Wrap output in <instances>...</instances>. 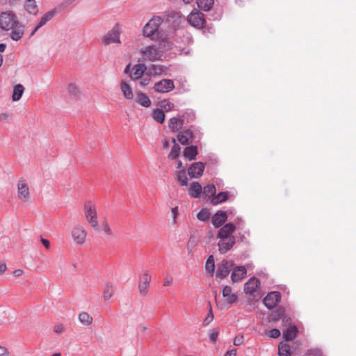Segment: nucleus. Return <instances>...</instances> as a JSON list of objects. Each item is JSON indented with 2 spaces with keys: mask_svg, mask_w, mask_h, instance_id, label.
<instances>
[{
  "mask_svg": "<svg viewBox=\"0 0 356 356\" xmlns=\"http://www.w3.org/2000/svg\"><path fill=\"white\" fill-rule=\"evenodd\" d=\"M0 29L5 31H11L10 38L14 41H19L25 32L24 26L19 22L15 13L11 10L0 13Z\"/></svg>",
  "mask_w": 356,
  "mask_h": 356,
  "instance_id": "obj_1",
  "label": "nucleus"
},
{
  "mask_svg": "<svg viewBox=\"0 0 356 356\" xmlns=\"http://www.w3.org/2000/svg\"><path fill=\"white\" fill-rule=\"evenodd\" d=\"M84 214L86 220L92 229L95 232H98L99 227L97 220V209L95 204L91 201H87L84 204Z\"/></svg>",
  "mask_w": 356,
  "mask_h": 356,
  "instance_id": "obj_2",
  "label": "nucleus"
},
{
  "mask_svg": "<svg viewBox=\"0 0 356 356\" xmlns=\"http://www.w3.org/2000/svg\"><path fill=\"white\" fill-rule=\"evenodd\" d=\"M202 133L200 130L195 127H191V129H185L181 131L177 135V140L181 145H187L189 141L195 139V138H200Z\"/></svg>",
  "mask_w": 356,
  "mask_h": 356,
  "instance_id": "obj_3",
  "label": "nucleus"
},
{
  "mask_svg": "<svg viewBox=\"0 0 356 356\" xmlns=\"http://www.w3.org/2000/svg\"><path fill=\"white\" fill-rule=\"evenodd\" d=\"M163 19L160 16H154L144 26L143 33L145 37L149 38L153 36L159 30V26L163 23Z\"/></svg>",
  "mask_w": 356,
  "mask_h": 356,
  "instance_id": "obj_4",
  "label": "nucleus"
},
{
  "mask_svg": "<svg viewBox=\"0 0 356 356\" xmlns=\"http://www.w3.org/2000/svg\"><path fill=\"white\" fill-rule=\"evenodd\" d=\"M188 22L193 27L201 29L204 27L206 19L204 14L194 9L187 17Z\"/></svg>",
  "mask_w": 356,
  "mask_h": 356,
  "instance_id": "obj_5",
  "label": "nucleus"
},
{
  "mask_svg": "<svg viewBox=\"0 0 356 356\" xmlns=\"http://www.w3.org/2000/svg\"><path fill=\"white\" fill-rule=\"evenodd\" d=\"M140 52L143 55L144 58L149 61L160 60L163 54L158 49L156 45H149L142 47Z\"/></svg>",
  "mask_w": 356,
  "mask_h": 356,
  "instance_id": "obj_6",
  "label": "nucleus"
},
{
  "mask_svg": "<svg viewBox=\"0 0 356 356\" xmlns=\"http://www.w3.org/2000/svg\"><path fill=\"white\" fill-rule=\"evenodd\" d=\"M152 277L148 271L143 270L139 275L138 291L141 296H145L148 293V288L151 282Z\"/></svg>",
  "mask_w": 356,
  "mask_h": 356,
  "instance_id": "obj_7",
  "label": "nucleus"
},
{
  "mask_svg": "<svg viewBox=\"0 0 356 356\" xmlns=\"http://www.w3.org/2000/svg\"><path fill=\"white\" fill-rule=\"evenodd\" d=\"M120 30L117 24L102 38L101 42L105 45H109L112 43H120Z\"/></svg>",
  "mask_w": 356,
  "mask_h": 356,
  "instance_id": "obj_8",
  "label": "nucleus"
},
{
  "mask_svg": "<svg viewBox=\"0 0 356 356\" xmlns=\"http://www.w3.org/2000/svg\"><path fill=\"white\" fill-rule=\"evenodd\" d=\"M218 250L220 254H224L229 251L236 243L235 236L218 237Z\"/></svg>",
  "mask_w": 356,
  "mask_h": 356,
  "instance_id": "obj_9",
  "label": "nucleus"
},
{
  "mask_svg": "<svg viewBox=\"0 0 356 356\" xmlns=\"http://www.w3.org/2000/svg\"><path fill=\"white\" fill-rule=\"evenodd\" d=\"M71 234L75 243L82 245L86 241L88 233L83 226L75 225L72 229Z\"/></svg>",
  "mask_w": 356,
  "mask_h": 356,
  "instance_id": "obj_10",
  "label": "nucleus"
},
{
  "mask_svg": "<svg viewBox=\"0 0 356 356\" xmlns=\"http://www.w3.org/2000/svg\"><path fill=\"white\" fill-rule=\"evenodd\" d=\"M175 88V84L172 80L164 79L156 82L154 86V89L159 93H166L172 91Z\"/></svg>",
  "mask_w": 356,
  "mask_h": 356,
  "instance_id": "obj_11",
  "label": "nucleus"
},
{
  "mask_svg": "<svg viewBox=\"0 0 356 356\" xmlns=\"http://www.w3.org/2000/svg\"><path fill=\"white\" fill-rule=\"evenodd\" d=\"M280 300L281 295L280 292L271 291L264 298L263 302L268 309H272L280 302Z\"/></svg>",
  "mask_w": 356,
  "mask_h": 356,
  "instance_id": "obj_12",
  "label": "nucleus"
},
{
  "mask_svg": "<svg viewBox=\"0 0 356 356\" xmlns=\"http://www.w3.org/2000/svg\"><path fill=\"white\" fill-rule=\"evenodd\" d=\"M17 194L20 200L24 202L29 200L30 197L29 188L26 181L20 179L17 184Z\"/></svg>",
  "mask_w": 356,
  "mask_h": 356,
  "instance_id": "obj_13",
  "label": "nucleus"
},
{
  "mask_svg": "<svg viewBox=\"0 0 356 356\" xmlns=\"http://www.w3.org/2000/svg\"><path fill=\"white\" fill-rule=\"evenodd\" d=\"M233 268V263L229 261H222L218 267L216 277L217 278L226 277Z\"/></svg>",
  "mask_w": 356,
  "mask_h": 356,
  "instance_id": "obj_14",
  "label": "nucleus"
},
{
  "mask_svg": "<svg viewBox=\"0 0 356 356\" xmlns=\"http://www.w3.org/2000/svg\"><path fill=\"white\" fill-rule=\"evenodd\" d=\"M204 168V164L202 162L193 163L188 169V175L191 178L197 179L202 175Z\"/></svg>",
  "mask_w": 356,
  "mask_h": 356,
  "instance_id": "obj_15",
  "label": "nucleus"
},
{
  "mask_svg": "<svg viewBox=\"0 0 356 356\" xmlns=\"http://www.w3.org/2000/svg\"><path fill=\"white\" fill-rule=\"evenodd\" d=\"M260 281L259 279L253 277L250 278L244 284V292L247 294L252 295L259 288Z\"/></svg>",
  "mask_w": 356,
  "mask_h": 356,
  "instance_id": "obj_16",
  "label": "nucleus"
},
{
  "mask_svg": "<svg viewBox=\"0 0 356 356\" xmlns=\"http://www.w3.org/2000/svg\"><path fill=\"white\" fill-rule=\"evenodd\" d=\"M236 229V225L232 222H228L222 226L217 232L218 237L234 236L233 233Z\"/></svg>",
  "mask_w": 356,
  "mask_h": 356,
  "instance_id": "obj_17",
  "label": "nucleus"
},
{
  "mask_svg": "<svg viewBox=\"0 0 356 356\" xmlns=\"http://www.w3.org/2000/svg\"><path fill=\"white\" fill-rule=\"evenodd\" d=\"M227 219V212L218 211L211 217V222L216 228H218L226 222Z\"/></svg>",
  "mask_w": 356,
  "mask_h": 356,
  "instance_id": "obj_18",
  "label": "nucleus"
},
{
  "mask_svg": "<svg viewBox=\"0 0 356 356\" xmlns=\"http://www.w3.org/2000/svg\"><path fill=\"white\" fill-rule=\"evenodd\" d=\"M55 14H56V11H54V10H50V11H48L47 13H46L42 17L39 23L35 27V29L33 30V31L31 33L30 35L33 36L39 29H40L41 27L44 26L49 21H50L54 17Z\"/></svg>",
  "mask_w": 356,
  "mask_h": 356,
  "instance_id": "obj_19",
  "label": "nucleus"
},
{
  "mask_svg": "<svg viewBox=\"0 0 356 356\" xmlns=\"http://www.w3.org/2000/svg\"><path fill=\"white\" fill-rule=\"evenodd\" d=\"M247 270L245 266H241L236 267L231 275V278L233 282H238L241 281L246 275Z\"/></svg>",
  "mask_w": 356,
  "mask_h": 356,
  "instance_id": "obj_20",
  "label": "nucleus"
},
{
  "mask_svg": "<svg viewBox=\"0 0 356 356\" xmlns=\"http://www.w3.org/2000/svg\"><path fill=\"white\" fill-rule=\"evenodd\" d=\"M147 67L145 64H136L133 67V72L131 75L134 81L139 79L146 72Z\"/></svg>",
  "mask_w": 356,
  "mask_h": 356,
  "instance_id": "obj_21",
  "label": "nucleus"
},
{
  "mask_svg": "<svg viewBox=\"0 0 356 356\" xmlns=\"http://www.w3.org/2000/svg\"><path fill=\"white\" fill-rule=\"evenodd\" d=\"M203 188L200 184L197 181H193L189 188L188 193L191 197L193 198H197L202 193Z\"/></svg>",
  "mask_w": 356,
  "mask_h": 356,
  "instance_id": "obj_22",
  "label": "nucleus"
},
{
  "mask_svg": "<svg viewBox=\"0 0 356 356\" xmlns=\"http://www.w3.org/2000/svg\"><path fill=\"white\" fill-rule=\"evenodd\" d=\"M183 124L184 119L175 117L170 118L168 122V127L173 132L177 131L181 129Z\"/></svg>",
  "mask_w": 356,
  "mask_h": 356,
  "instance_id": "obj_23",
  "label": "nucleus"
},
{
  "mask_svg": "<svg viewBox=\"0 0 356 356\" xmlns=\"http://www.w3.org/2000/svg\"><path fill=\"white\" fill-rule=\"evenodd\" d=\"M115 292L114 287L112 283L106 282L103 287V298L104 300H109Z\"/></svg>",
  "mask_w": 356,
  "mask_h": 356,
  "instance_id": "obj_24",
  "label": "nucleus"
},
{
  "mask_svg": "<svg viewBox=\"0 0 356 356\" xmlns=\"http://www.w3.org/2000/svg\"><path fill=\"white\" fill-rule=\"evenodd\" d=\"M148 72L152 76L165 75L167 74V68L161 65H152Z\"/></svg>",
  "mask_w": 356,
  "mask_h": 356,
  "instance_id": "obj_25",
  "label": "nucleus"
},
{
  "mask_svg": "<svg viewBox=\"0 0 356 356\" xmlns=\"http://www.w3.org/2000/svg\"><path fill=\"white\" fill-rule=\"evenodd\" d=\"M197 155V147L196 145H191L185 148L184 151V156L189 161L195 159Z\"/></svg>",
  "mask_w": 356,
  "mask_h": 356,
  "instance_id": "obj_26",
  "label": "nucleus"
},
{
  "mask_svg": "<svg viewBox=\"0 0 356 356\" xmlns=\"http://www.w3.org/2000/svg\"><path fill=\"white\" fill-rule=\"evenodd\" d=\"M24 8L31 15H35L38 12V6L35 0H26Z\"/></svg>",
  "mask_w": 356,
  "mask_h": 356,
  "instance_id": "obj_27",
  "label": "nucleus"
},
{
  "mask_svg": "<svg viewBox=\"0 0 356 356\" xmlns=\"http://www.w3.org/2000/svg\"><path fill=\"white\" fill-rule=\"evenodd\" d=\"M136 102L146 108L149 107L152 104V102L148 96L142 92L137 93Z\"/></svg>",
  "mask_w": 356,
  "mask_h": 356,
  "instance_id": "obj_28",
  "label": "nucleus"
},
{
  "mask_svg": "<svg viewBox=\"0 0 356 356\" xmlns=\"http://www.w3.org/2000/svg\"><path fill=\"white\" fill-rule=\"evenodd\" d=\"M198 8L204 11H209L213 6L214 0H197Z\"/></svg>",
  "mask_w": 356,
  "mask_h": 356,
  "instance_id": "obj_29",
  "label": "nucleus"
},
{
  "mask_svg": "<svg viewBox=\"0 0 356 356\" xmlns=\"http://www.w3.org/2000/svg\"><path fill=\"white\" fill-rule=\"evenodd\" d=\"M120 89L123 93L124 98L131 99L134 97L132 88L125 81H122L120 84Z\"/></svg>",
  "mask_w": 356,
  "mask_h": 356,
  "instance_id": "obj_30",
  "label": "nucleus"
},
{
  "mask_svg": "<svg viewBox=\"0 0 356 356\" xmlns=\"http://www.w3.org/2000/svg\"><path fill=\"white\" fill-rule=\"evenodd\" d=\"M24 92V87L22 84H17L14 86L12 95V99L15 102L19 101Z\"/></svg>",
  "mask_w": 356,
  "mask_h": 356,
  "instance_id": "obj_31",
  "label": "nucleus"
},
{
  "mask_svg": "<svg viewBox=\"0 0 356 356\" xmlns=\"http://www.w3.org/2000/svg\"><path fill=\"white\" fill-rule=\"evenodd\" d=\"M232 288L229 286H225L222 289V296L228 298L227 301L229 304L234 302L237 298L236 295L232 294Z\"/></svg>",
  "mask_w": 356,
  "mask_h": 356,
  "instance_id": "obj_32",
  "label": "nucleus"
},
{
  "mask_svg": "<svg viewBox=\"0 0 356 356\" xmlns=\"http://www.w3.org/2000/svg\"><path fill=\"white\" fill-rule=\"evenodd\" d=\"M229 192H220L218 195H215L211 199V203L217 205L220 203L224 202L228 199Z\"/></svg>",
  "mask_w": 356,
  "mask_h": 356,
  "instance_id": "obj_33",
  "label": "nucleus"
},
{
  "mask_svg": "<svg viewBox=\"0 0 356 356\" xmlns=\"http://www.w3.org/2000/svg\"><path fill=\"white\" fill-rule=\"evenodd\" d=\"M298 330L296 326H289L284 332V337L286 341H291L296 337Z\"/></svg>",
  "mask_w": 356,
  "mask_h": 356,
  "instance_id": "obj_34",
  "label": "nucleus"
},
{
  "mask_svg": "<svg viewBox=\"0 0 356 356\" xmlns=\"http://www.w3.org/2000/svg\"><path fill=\"white\" fill-rule=\"evenodd\" d=\"M172 142L174 143V145L172 146L171 151L168 155V159L173 160L179 156L181 147H179V145L176 143V140L175 138L172 139Z\"/></svg>",
  "mask_w": 356,
  "mask_h": 356,
  "instance_id": "obj_35",
  "label": "nucleus"
},
{
  "mask_svg": "<svg viewBox=\"0 0 356 356\" xmlns=\"http://www.w3.org/2000/svg\"><path fill=\"white\" fill-rule=\"evenodd\" d=\"M279 356H291L290 346L288 343L281 342L278 347Z\"/></svg>",
  "mask_w": 356,
  "mask_h": 356,
  "instance_id": "obj_36",
  "label": "nucleus"
},
{
  "mask_svg": "<svg viewBox=\"0 0 356 356\" xmlns=\"http://www.w3.org/2000/svg\"><path fill=\"white\" fill-rule=\"evenodd\" d=\"M80 322L85 325H90L92 323V317L87 312H81L79 315Z\"/></svg>",
  "mask_w": 356,
  "mask_h": 356,
  "instance_id": "obj_37",
  "label": "nucleus"
},
{
  "mask_svg": "<svg viewBox=\"0 0 356 356\" xmlns=\"http://www.w3.org/2000/svg\"><path fill=\"white\" fill-rule=\"evenodd\" d=\"M176 179L179 181L181 186H187V176L186 173V170L182 169L179 170L175 174Z\"/></svg>",
  "mask_w": 356,
  "mask_h": 356,
  "instance_id": "obj_38",
  "label": "nucleus"
},
{
  "mask_svg": "<svg viewBox=\"0 0 356 356\" xmlns=\"http://www.w3.org/2000/svg\"><path fill=\"white\" fill-rule=\"evenodd\" d=\"M205 269L209 273L210 275H213L215 269V261L213 255H210L205 264Z\"/></svg>",
  "mask_w": 356,
  "mask_h": 356,
  "instance_id": "obj_39",
  "label": "nucleus"
},
{
  "mask_svg": "<svg viewBox=\"0 0 356 356\" xmlns=\"http://www.w3.org/2000/svg\"><path fill=\"white\" fill-rule=\"evenodd\" d=\"M152 117L154 120L159 123H163L165 120L164 112L159 108H156L153 111Z\"/></svg>",
  "mask_w": 356,
  "mask_h": 356,
  "instance_id": "obj_40",
  "label": "nucleus"
},
{
  "mask_svg": "<svg viewBox=\"0 0 356 356\" xmlns=\"http://www.w3.org/2000/svg\"><path fill=\"white\" fill-rule=\"evenodd\" d=\"M211 213L207 209H201L197 214L198 220L206 222L210 218Z\"/></svg>",
  "mask_w": 356,
  "mask_h": 356,
  "instance_id": "obj_41",
  "label": "nucleus"
},
{
  "mask_svg": "<svg viewBox=\"0 0 356 356\" xmlns=\"http://www.w3.org/2000/svg\"><path fill=\"white\" fill-rule=\"evenodd\" d=\"M216 189L213 184H207L203 188L202 193L206 196H215Z\"/></svg>",
  "mask_w": 356,
  "mask_h": 356,
  "instance_id": "obj_42",
  "label": "nucleus"
},
{
  "mask_svg": "<svg viewBox=\"0 0 356 356\" xmlns=\"http://www.w3.org/2000/svg\"><path fill=\"white\" fill-rule=\"evenodd\" d=\"M285 310L283 307H279L277 309L273 314V320L277 321L280 318H283V321H285L286 317L284 316Z\"/></svg>",
  "mask_w": 356,
  "mask_h": 356,
  "instance_id": "obj_43",
  "label": "nucleus"
},
{
  "mask_svg": "<svg viewBox=\"0 0 356 356\" xmlns=\"http://www.w3.org/2000/svg\"><path fill=\"white\" fill-rule=\"evenodd\" d=\"M151 76H152V75L150 74V73L149 72H147L143 76H142L137 81H138V83L141 86H146L150 83Z\"/></svg>",
  "mask_w": 356,
  "mask_h": 356,
  "instance_id": "obj_44",
  "label": "nucleus"
},
{
  "mask_svg": "<svg viewBox=\"0 0 356 356\" xmlns=\"http://www.w3.org/2000/svg\"><path fill=\"white\" fill-rule=\"evenodd\" d=\"M195 115L193 111L192 110H187L184 114L183 115L184 121L186 120L188 122H192L195 120Z\"/></svg>",
  "mask_w": 356,
  "mask_h": 356,
  "instance_id": "obj_45",
  "label": "nucleus"
},
{
  "mask_svg": "<svg viewBox=\"0 0 356 356\" xmlns=\"http://www.w3.org/2000/svg\"><path fill=\"white\" fill-rule=\"evenodd\" d=\"M214 318V316L212 312L211 306L209 305V312L207 315V316L204 319L203 321V325L206 326L208 325L209 323H211Z\"/></svg>",
  "mask_w": 356,
  "mask_h": 356,
  "instance_id": "obj_46",
  "label": "nucleus"
},
{
  "mask_svg": "<svg viewBox=\"0 0 356 356\" xmlns=\"http://www.w3.org/2000/svg\"><path fill=\"white\" fill-rule=\"evenodd\" d=\"M161 107H162L165 111H170L172 110L175 105L173 103L170 102L169 100L165 99L161 102Z\"/></svg>",
  "mask_w": 356,
  "mask_h": 356,
  "instance_id": "obj_47",
  "label": "nucleus"
},
{
  "mask_svg": "<svg viewBox=\"0 0 356 356\" xmlns=\"http://www.w3.org/2000/svg\"><path fill=\"white\" fill-rule=\"evenodd\" d=\"M102 230L104 232V233L108 236H111L113 234V232H112V229L109 226V224L107 221V220H104L103 222H102Z\"/></svg>",
  "mask_w": 356,
  "mask_h": 356,
  "instance_id": "obj_48",
  "label": "nucleus"
},
{
  "mask_svg": "<svg viewBox=\"0 0 356 356\" xmlns=\"http://www.w3.org/2000/svg\"><path fill=\"white\" fill-rule=\"evenodd\" d=\"M67 91L70 94L76 95L79 92V89L74 83H70L67 86Z\"/></svg>",
  "mask_w": 356,
  "mask_h": 356,
  "instance_id": "obj_49",
  "label": "nucleus"
},
{
  "mask_svg": "<svg viewBox=\"0 0 356 356\" xmlns=\"http://www.w3.org/2000/svg\"><path fill=\"white\" fill-rule=\"evenodd\" d=\"M322 352L320 349H312L309 350L304 356H322Z\"/></svg>",
  "mask_w": 356,
  "mask_h": 356,
  "instance_id": "obj_50",
  "label": "nucleus"
},
{
  "mask_svg": "<svg viewBox=\"0 0 356 356\" xmlns=\"http://www.w3.org/2000/svg\"><path fill=\"white\" fill-rule=\"evenodd\" d=\"M269 336L271 338H278L280 336V331L278 329H272L269 332Z\"/></svg>",
  "mask_w": 356,
  "mask_h": 356,
  "instance_id": "obj_51",
  "label": "nucleus"
},
{
  "mask_svg": "<svg viewBox=\"0 0 356 356\" xmlns=\"http://www.w3.org/2000/svg\"><path fill=\"white\" fill-rule=\"evenodd\" d=\"M243 341H244L243 336L238 335L234 338V346H240L243 343Z\"/></svg>",
  "mask_w": 356,
  "mask_h": 356,
  "instance_id": "obj_52",
  "label": "nucleus"
},
{
  "mask_svg": "<svg viewBox=\"0 0 356 356\" xmlns=\"http://www.w3.org/2000/svg\"><path fill=\"white\" fill-rule=\"evenodd\" d=\"M218 332L213 330L209 333V339L211 342L214 343L218 337Z\"/></svg>",
  "mask_w": 356,
  "mask_h": 356,
  "instance_id": "obj_53",
  "label": "nucleus"
},
{
  "mask_svg": "<svg viewBox=\"0 0 356 356\" xmlns=\"http://www.w3.org/2000/svg\"><path fill=\"white\" fill-rule=\"evenodd\" d=\"M0 356H11L8 350L5 347L0 346Z\"/></svg>",
  "mask_w": 356,
  "mask_h": 356,
  "instance_id": "obj_54",
  "label": "nucleus"
},
{
  "mask_svg": "<svg viewBox=\"0 0 356 356\" xmlns=\"http://www.w3.org/2000/svg\"><path fill=\"white\" fill-rule=\"evenodd\" d=\"M173 282V278L172 276H166L165 278L164 279V282H163V286H170Z\"/></svg>",
  "mask_w": 356,
  "mask_h": 356,
  "instance_id": "obj_55",
  "label": "nucleus"
},
{
  "mask_svg": "<svg viewBox=\"0 0 356 356\" xmlns=\"http://www.w3.org/2000/svg\"><path fill=\"white\" fill-rule=\"evenodd\" d=\"M40 241L47 250L50 248V242L49 240L42 237Z\"/></svg>",
  "mask_w": 356,
  "mask_h": 356,
  "instance_id": "obj_56",
  "label": "nucleus"
},
{
  "mask_svg": "<svg viewBox=\"0 0 356 356\" xmlns=\"http://www.w3.org/2000/svg\"><path fill=\"white\" fill-rule=\"evenodd\" d=\"M171 212L172 214V220H173V222H175L176 221V218L178 214V207H175L172 208Z\"/></svg>",
  "mask_w": 356,
  "mask_h": 356,
  "instance_id": "obj_57",
  "label": "nucleus"
},
{
  "mask_svg": "<svg viewBox=\"0 0 356 356\" xmlns=\"http://www.w3.org/2000/svg\"><path fill=\"white\" fill-rule=\"evenodd\" d=\"M64 326L62 324H57L54 326V332L56 333H60L63 331Z\"/></svg>",
  "mask_w": 356,
  "mask_h": 356,
  "instance_id": "obj_58",
  "label": "nucleus"
},
{
  "mask_svg": "<svg viewBox=\"0 0 356 356\" xmlns=\"http://www.w3.org/2000/svg\"><path fill=\"white\" fill-rule=\"evenodd\" d=\"M7 269V266L5 263L0 262V275H2Z\"/></svg>",
  "mask_w": 356,
  "mask_h": 356,
  "instance_id": "obj_59",
  "label": "nucleus"
},
{
  "mask_svg": "<svg viewBox=\"0 0 356 356\" xmlns=\"http://www.w3.org/2000/svg\"><path fill=\"white\" fill-rule=\"evenodd\" d=\"M24 271L22 269H17L13 271V274L15 277H19L23 274Z\"/></svg>",
  "mask_w": 356,
  "mask_h": 356,
  "instance_id": "obj_60",
  "label": "nucleus"
},
{
  "mask_svg": "<svg viewBox=\"0 0 356 356\" xmlns=\"http://www.w3.org/2000/svg\"><path fill=\"white\" fill-rule=\"evenodd\" d=\"M236 353V349H232L231 350L227 351L225 353V356H235Z\"/></svg>",
  "mask_w": 356,
  "mask_h": 356,
  "instance_id": "obj_61",
  "label": "nucleus"
},
{
  "mask_svg": "<svg viewBox=\"0 0 356 356\" xmlns=\"http://www.w3.org/2000/svg\"><path fill=\"white\" fill-rule=\"evenodd\" d=\"M236 220L238 221L236 222V227L238 226V227H240L241 226H242L243 224H244V221L241 218V217H238L236 218Z\"/></svg>",
  "mask_w": 356,
  "mask_h": 356,
  "instance_id": "obj_62",
  "label": "nucleus"
},
{
  "mask_svg": "<svg viewBox=\"0 0 356 356\" xmlns=\"http://www.w3.org/2000/svg\"><path fill=\"white\" fill-rule=\"evenodd\" d=\"M6 49V44L4 43H1L0 44V53L4 52Z\"/></svg>",
  "mask_w": 356,
  "mask_h": 356,
  "instance_id": "obj_63",
  "label": "nucleus"
},
{
  "mask_svg": "<svg viewBox=\"0 0 356 356\" xmlns=\"http://www.w3.org/2000/svg\"><path fill=\"white\" fill-rule=\"evenodd\" d=\"M163 146L164 148H168L169 147V143L167 140L163 141Z\"/></svg>",
  "mask_w": 356,
  "mask_h": 356,
  "instance_id": "obj_64",
  "label": "nucleus"
}]
</instances>
